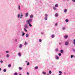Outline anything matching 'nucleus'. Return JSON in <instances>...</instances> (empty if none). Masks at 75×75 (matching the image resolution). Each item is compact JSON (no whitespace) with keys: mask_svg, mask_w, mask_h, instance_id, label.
Instances as JSON below:
<instances>
[{"mask_svg":"<svg viewBox=\"0 0 75 75\" xmlns=\"http://www.w3.org/2000/svg\"><path fill=\"white\" fill-rule=\"evenodd\" d=\"M57 24H58L57 23H56V24H55V25L56 26H57Z\"/></svg>","mask_w":75,"mask_h":75,"instance_id":"obj_46","label":"nucleus"},{"mask_svg":"<svg viewBox=\"0 0 75 75\" xmlns=\"http://www.w3.org/2000/svg\"><path fill=\"white\" fill-rule=\"evenodd\" d=\"M6 53H8V52H8V51H6Z\"/></svg>","mask_w":75,"mask_h":75,"instance_id":"obj_45","label":"nucleus"},{"mask_svg":"<svg viewBox=\"0 0 75 75\" xmlns=\"http://www.w3.org/2000/svg\"><path fill=\"white\" fill-rule=\"evenodd\" d=\"M55 37V36L54 35H52L51 36V37L52 38H54V37Z\"/></svg>","mask_w":75,"mask_h":75,"instance_id":"obj_23","label":"nucleus"},{"mask_svg":"<svg viewBox=\"0 0 75 75\" xmlns=\"http://www.w3.org/2000/svg\"><path fill=\"white\" fill-rule=\"evenodd\" d=\"M67 1H69V0H67Z\"/></svg>","mask_w":75,"mask_h":75,"instance_id":"obj_55","label":"nucleus"},{"mask_svg":"<svg viewBox=\"0 0 75 75\" xmlns=\"http://www.w3.org/2000/svg\"><path fill=\"white\" fill-rule=\"evenodd\" d=\"M38 67L37 66L35 67V69H38Z\"/></svg>","mask_w":75,"mask_h":75,"instance_id":"obj_25","label":"nucleus"},{"mask_svg":"<svg viewBox=\"0 0 75 75\" xmlns=\"http://www.w3.org/2000/svg\"><path fill=\"white\" fill-rule=\"evenodd\" d=\"M10 57V55L8 54H7L6 55V57L7 58H8Z\"/></svg>","mask_w":75,"mask_h":75,"instance_id":"obj_13","label":"nucleus"},{"mask_svg":"<svg viewBox=\"0 0 75 75\" xmlns=\"http://www.w3.org/2000/svg\"><path fill=\"white\" fill-rule=\"evenodd\" d=\"M30 17L31 18H33V15H31L30 16Z\"/></svg>","mask_w":75,"mask_h":75,"instance_id":"obj_11","label":"nucleus"},{"mask_svg":"<svg viewBox=\"0 0 75 75\" xmlns=\"http://www.w3.org/2000/svg\"><path fill=\"white\" fill-rule=\"evenodd\" d=\"M32 22V19L31 18H29L28 20H27L26 21V23L30 27H32V25L31 24V23Z\"/></svg>","mask_w":75,"mask_h":75,"instance_id":"obj_1","label":"nucleus"},{"mask_svg":"<svg viewBox=\"0 0 75 75\" xmlns=\"http://www.w3.org/2000/svg\"><path fill=\"white\" fill-rule=\"evenodd\" d=\"M30 65V63L29 62H28L27 63V65Z\"/></svg>","mask_w":75,"mask_h":75,"instance_id":"obj_35","label":"nucleus"},{"mask_svg":"<svg viewBox=\"0 0 75 75\" xmlns=\"http://www.w3.org/2000/svg\"><path fill=\"white\" fill-rule=\"evenodd\" d=\"M59 74H62V71H59Z\"/></svg>","mask_w":75,"mask_h":75,"instance_id":"obj_26","label":"nucleus"},{"mask_svg":"<svg viewBox=\"0 0 75 75\" xmlns=\"http://www.w3.org/2000/svg\"><path fill=\"white\" fill-rule=\"evenodd\" d=\"M64 1H65V0H63Z\"/></svg>","mask_w":75,"mask_h":75,"instance_id":"obj_53","label":"nucleus"},{"mask_svg":"<svg viewBox=\"0 0 75 75\" xmlns=\"http://www.w3.org/2000/svg\"><path fill=\"white\" fill-rule=\"evenodd\" d=\"M53 9L54 10H58V9L56 8L55 6L53 7Z\"/></svg>","mask_w":75,"mask_h":75,"instance_id":"obj_5","label":"nucleus"},{"mask_svg":"<svg viewBox=\"0 0 75 75\" xmlns=\"http://www.w3.org/2000/svg\"><path fill=\"white\" fill-rule=\"evenodd\" d=\"M25 62H28V61H25Z\"/></svg>","mask_w":75,"mask_h":75,"instance_id":"obj_50","label":"nucleus"},{"mask_svg":"<svg viewBox=\"0 0 75 75\" xmlns=\"http://www.w3.org/2000/svg\"><path fill=\"white\" fill-rule=\"evenodd\" d=\"M69 44V42H68V41L65 42V45H68Z\"/></svg>","mask_w":75,"mask_h":75,"instance_id":"obj_2","label":"nucleus"},{"mask_svg":"<svg viewBox=\"0 0 75 75\" xmlns=\"http://www.w3.org/2000/svg\"><path fill=\"white\" fill-rule=\"evenodd\" d=\"M0 57H1V56H0Z\"/></svg>","mask_w":75,"mask_h":75,"instance_id":"obj_57","label":"nucleus"},{"mask_svg":"<svg viewBox=\"0 0 75 75\" xmlns=\"http://www.w3.org/2000/svg\"><path fill=\"white\" fill-rule=\"evenodd\" d=\"M59 75H62L61 74H59Z\"/></svg>","mask_w":75,"mask_h":75,"instance_id":"obj_52","label":"nucleus"},{"mask_svg":"<svg viewBox=\"0 0 75 75\" xmlns=\"http://www.w3.org/2000/svg\"><path fill=\"white\" fill-rule=\"evenodd\" d=\"M18 8L19 10H20V5L18 6Z\"/></svg>","mask_w":75,"mask_h":75,"instance_id":"obj_33","label":"nucleus"},{"mask_svg":"<svg viewBox=\"0 0 75 75\" xmlns=\"http://www.w3.org/2000/svg\"><path fill=\"white\" fill-rule=\"evenodd\" d=\"M27 75H29V73L28 72H27Z\"/></svg>","mask_w":75,"mask_h":75,"instance_id":"obj_47","label":"nucleus"},{"mask_svg":"<svg viewBox=\"0 0 75 75\" xmlns=\"http://www.w3.org/2000/svg\"><path fill=\"white\" fill-rule=\"evenodd\" d=\"M27 42H25L24 43V45H27Z\"/></svg>","mask_w":75,"mask_h":75,"instance_id":"obj_34","label":"nucleus"},{"mask_svg":"<svg viewBox=\"0 0 75 75\" xmlns=\"http://www.w3.org/2000/svg\"><path fill=\"white\" fill-rule=\"evenodd\" d=\"M73 51L74 52H75V49H73Z\"/></svg>","mask_w":75,"mask_h":75,"instance_id":"obj_40","label":"nucleus"},{"mask_svg":"<svg viewBox=\"0 0 75 75\" xmlns=\"http://www.w3.org/2000/svg\"><path fill=\"white\" fill-rule=\"evenodd\" d=\"M28 36H29V35L28 33H27L26 35V37L27 38H28Z\"/></svg>","mask_w":75,"mask_h":75,"instance_id":"obj_9","label":"nucleus"},{"mask_svg":"<svg viewBox=\"0 0 75 75\" xmlns=\"http://www.w3.org/2000/svg\"><path fill=\"white\" fill-rule=\"evenodd\" d=\"M0 62H1V63H3V61L2 60H1L0 61Z\"/></svg>","mask_w":75,"mask_h":75,"instance_id":"obj_43","label":"nucleus"},{"mask_svg":"<svg viewBox=\"0 0 75 75\" xmlns=\"http://www.w3.org/2000/svg\"><path fill=\"white\" fill-rule=\"evenodd\" d=\"M72 1L73 2H75V0H72Z\"/></svg>","mask_w":75,"mask_h":75,"instance_id":"obj_44","label":"nucleus"},{"mask_svg":"<svg viewBox=\"0 0 75 75\" xmlns=\"http://www.w3.org/2000/svg\"><path fill=\"white\" fill-rule=\"evenodd\" d=\"M18 54L19 57H21V52L18 53Z\"/></svg>","mask_w":75,"mask_h":75,"instance_id":"obj_8","label":"nucleus"},{"mask_svg":"<svg viewBox=\"0 0 75 75\" xmlns=\"http://www.w3.org/2000/svg\"><path fill=\"white\" fill-rule=\"evenodd\" d=\"M17 39H15V41H16V42H17Z\"/></svg>","mask_w":75,"mask_h":75,"instance_id":"obj_48","label":"nucleus"},{"mask_svg":"<svg viewBox=\"0 0 75 75\" xmlns=\"http://www.w3.org/2000/svg\"><path fill=\"white\" fill-rule=\"evenodd\" d=\"M21 33H22V36H24L25 35V33L23 32H21Z\"/></svg>","mask_w":75,"mask_h":75,"instance_id":"obj_10","label":"nucleus"},{"mask_svg":"<svg viewBox=\"0 0 75 75\" xmlns=\"http://www.w3.org/2000/svg\"><path fill=\"white\" fill-rule=\"evenodd\" d=\"M41 34H42V35H43V34H44V33L43 32H41Z\"/></svg>","mask_w":75,"mask_h":75,"instance_id":"obj_41","label":"nucleus"},{"mask_svg":"<svg viewBox=\"0 0 75 75\" xmlns=\"http://www.w3.org/2000/svg\"><path fill=\"white\" fill-rule=\"evenodd\" d=\"M67 9H64V13H67Z\"/></svg>","mask_w":75,"mask_h":75,"instance_id":"obj_19","label":"nucleus"},{"mask_svg":"<svg viewBox=\"0 0 75 75\" xmlns=\"http://www.w3.org/2000/svg\"><path fill=\"white\" fill-rule=\"evenodd\" d=\"M45 17H48V15L47 14H46L45 15Z\"/></svg>","mask_w":75,"mask_h":75,"instance_id":"obj_30","label":"nucleus"},{"mask_svg":"<svg viewBox=\"0 0 75 75\" xmlns=\"http://www.w3.org/2000/svg\"><path fill=\"white\" fill-rule=\"evenodd\" d=\"M55 50L56 51H58V49H56Z\"/></svg>","mask_w":75,"mask_h":75,"instance_id":"obj_37","label":"nucleus"},{"mask_svg":"<svg viewBox=\"0 0 75 75\" xmlns=\"http://www.w3.org/2000/svg\"><path fill=\"white\" fill-rule=\"evenodd\" d=\"M65 21L66 23H68L69 21V20L68 19H66Z\"/></svg>","mask_w":75,"mask_h":75,"instance_id":"obj_22","label":"nucleus"},{"mask_svg":"<svg viewBox=\"0 0 75 75\" xmlns=\"http://www.w3.org/2000/svg\"><path fill=\"white\" fill-rule=\"evenodd\" d=\"M22 47H23V45L20 44L19 45V48H22Z\"/></svg>","mask_w":75,"mask_h":75,"instance_id":"obj_16","label":"nucleus"},{"mask_svg":"<svg viewBox=\"0 0 75 75\" xmlns=\"http://www.w3.org/2000/svg\"><path fill=\"white\" fill-rule=\"evenodd\" d=\"M39 42H41L42 41V40L41 39H39Z\"/></svg>","mask_w":75,"mask_h":75,"instance_id":"obj_36","label":"nucleus"},{"mask_svg":"<svg viewBox=\"0 0 75 75\" xmlns=\"http://www.w3.org/2000/svg\"><path fill=\"white\" fill-rule=\"evenodd\" d=\"M61 44V43H59V44Z\"/></svg>","mask_w":75,"mask_h":75,"instance_id":"obj_51","label":"nucleus"},{"mask_svg":"<svg viewBox=\"0 0 75 75\" xmlns=\"http://www.w3.org/2000/svg\"><path fill=\"white\" fill-rule=\"evenodd\" d=\"M58 55L59 56H61V53H59Z\"/></svg>","mask_w":75,"mask_h":75,"instance_id":"obj_39","label":"nucleus"},{"mask_svg":"<svg viewBox=\"0 0 75 75\" xmlns=\"http://www.w3.org/2000/svg\"><path fill=\"white\" fill-rule=\"evenodd\" d=\"M24 28H28V25H24Z\"/></svg>","mask_w":75,"mask_h":75,"instance_id":"obj_6","label":"nucleus"},{"mask_svg":"<svg viewBox=\"0 0 75 75\" xmlns=\"http://www.w3.org/2000/svg\"><path fill=\"white\" fill-rule=\"evenodd\" d=\"M44 19L45 20H47V19H48V18L47 17H45V18Z\"/></svg>","mask_w":75,"mask_h":75,"instance_id":"obj_31","label":"nucleus"},{"mask_svg":"<svg viewBox=\"0 0 75 75\" xmlns=\"http://www.w3.org/2000/svg\"><path fill=\"white\" fill-rule=\"evenodd\" d=\"M55 7H58V4H56L55 5Z\"/></svg>","mask_w":75,"mask_h":75,"instance_id":"obj_14","label":"nucleus"},{"mask_svg":"<svg viewBox=\"0 0 75 75\" xmlns=\"http://www.w3.org/2000/svg\"><path fill=\"white\" fill-rule=\"evenodd\" d=\"M3 71H4V72H6V69H4Z\"/></svg>","mask_w":75,"mask_h":75,"instance_id":"obj_32","label":"nucleus"},{"mask_svg":"<svg viewBox=\"0 0 75 75\" xmlns=\"http://www.w3.org/2000/svg\"><path fill=\"white\" fill-rule=\"evenodd\" d=\"M68 37V35H65L64 36V38L65 39H67Z\"/></svg>","mask_w":75,"mask_h":75,"instance_id":"obj_4","label":"nucleus"},{"mask_svg":"<svg viewBox=\"0 0 75 75\" xmlns=\"http://www.w3.org/2000/svg\"><path fill=\"white\" fill-rule=\"evenodd\" d=\"M49 73L50 74H52V72H51V71H49Z\"/></svg>","mask_w":75,"mask_h":75,"instance_id":"obj_29","label":"nucleus"},{"mask_svg":"<svg viewBox=\"0 0 75 75\" xmlns=\"http://www.w3.org/2000/svg\"><path fill=\"white\" fill-rule=\"evenodd\" d=\"M71 57L72 58H73V55H71Z\"/></svg>","mask_w":75,"mask_h":75,"instance_id":"obj_42","label":"nucleus"},{"mask_svg":"<svg viewBox=\"0 0 75 75\" xmlns=\"http://www.w3.org/2000/svg\"><path fill=\"white\" fill-rule=\"evenodd\" d=\"M28 13H26V14H25L26 17H28Z\"/></svg>","mask_w":75,"mask_h":75,"instance_id":"obj_15","label":"nucleus"},{"mask_svg":"<svg viewBox=\"0 0 75 75\" xmlns=\"http://www.w3.org/2000/svg\"><path fill=\"white\" fill-rule=\"evenodd\" d=\"M49 74H47V75H49Z\"/></svg>","mask_w":75,"mask_h":75,"instance_id":"obj_54","label":"nucleus"},{"mask_svg":"<svg viewBox=\"0 0 75 75\" xmlns=\"http://www.w3.org/2000/svg\"><path fill=\"white\" fill-rule=\"evenodd\" d=\"M55 58L56 59H57V60L59 59V58L58 57V56L57 55H55Z\"/></svg>","mask_w":75,"mask_h":75,"instance_id":"obj_3","label":"nucleus"},{"mask_svg":"<svg viewBox=\"0 0 75 75\" xmlns=\"http://www.w3.org/2000/svg\"><path fill=\"white\" fill-rule=\"evenodd\" d=\"M42 73V74H43V75H45L46 74V72L44 71H43Z\"/></svg>","mask_w":75,"mask_h":75,"instance_id":"obj_21","label":"nucleus"},{"mask_svg":"<svg viewBox=\"0 0 75 75\" xmlns=\"http://www.w3.org/2000/svg\"><path fill=\"white\" fill-rule=\"evenodd\" d=\"M1 68H0V71H1Z\"/></svg>","mask_w":75,"mask_h":75,"instance_id":"obj_49","label":"nucleus"},{"mask_svg":"<svg viewBox=\"0 0 75 75\" xmlns=\"http://www.w3.org/2000/svg\"><path fill=\"white\" fill-rule=\"evenodd\" d=\"M19 69L20 70H21L22 69V68L21 67H19Z\"/></svg>","mask_w":75,"mask_h":75,"instance_id":"obj_38","label":"nucleus"},{"mask_svg":"<svg viewBox=\"0 0 75 75\" xmlns=\"http://www.w3.org/2000/svg\"><path fill=\"white\" fill-rule=\"evenodd\" d=\"M62 29L63 30H65V29H66V28L65 27H63L62 28Z\"/></svg>","mask_w":75,"mask_h":75,"instance_id":"obj_17","label":"nucleus"},{"mask_svg":"<svg viewBox=\"0 0 75 75\" xmlns=\"http://www.w3.org/2000/svg\"><path fill=\"white\" fill-rule=\"evenodd\" d=\"M19 75H21V74H19Z\"/></svg>","mask_w":75,"mask_h":75,"instance_id":"obj_56","label":"nucleus"},{"mask_svg":"<svg viewBox=\"0 0 75 75\" xmlns=\"http://www.w3.org/2000/svg\"><path fill=\"white\" fill-rule=\"evenodd\" d=\"M18 75V74H17V72H15L14 74V75Z\"/></svg>","mask_w":75,"mask_h":75,"instance_id":"obj_28","label":"nucleus"},{"mask_svg":"<svg viewBox=\"0 0 75 75\" xmlns=\"http://www.w3.org/2000/svg\"><path fill=\"white\" fill-rule=\"evenodd\" d=\"M17 18H20V14H18V15Z\"/></svg>","mask_w":75,"mask_h":75,"instance_id":"obj_20","label":"nucleus"},{"mask_svg":"<svg viewBox=\"0 0 75 75\" xmlns=\"http://www.w3.org/2000/svg\"><path fill=\"white\" fill-rule=\"evenodd\" d=\"M27 28H24V30L25 32H27V30L26 29Z\"/></svg>","mask_w":75,"mask_h":75,"instance_id":"obj_12","label":"nucleus"},{"mask_svg":"<svg viewBox=\"0 0 75 75\" xmlns=\"http://www.w3.org/2000/svg\"><path fill=\"white\" fill-rule=\"evenodd\" d=\"M54 16L56 17H58V13H56L55 14Z\"/></svg>","mask_w":75,"mask_h":75,"instance_id":"obj_7","label":"nucleus"},{"mask_svg":"<svg viewBox=\"0 0 75 75\" xmlns=\"http://www.w3.org/2000/svg\"><path fill=\"white\" fill-rule=\"evenodd\" d=\"M63 52H64V51L63 50H61L60 52H61V53H62V54Z\"/></svg>","mask_w":75,"mask_h":75,"instance_id":"obj_24","label":"nucleus"},{"mask_svg":"<svg viewBox=\"0 0 75 75\" xmlns=\"http://www.w3.org/2000/svg\"><path fill=\"white\" fill-rule=\"evenodd\" d=\"M23 15L21 14V17H20V18H23Z\"/></svg>","mask_w":75,"mask_h":75,"instance_id":"obj_18","label":"nucleus"},{"mask_svg":"<svg viewBox=\"0 0 75 75\" xmlns=\"http://www.w3.org/2000/svg\"><path fill=\"white\" fill-rule=\"evenodd\" d=\"M11 67V64H9L8 65V67H9V68H10Z\"/></svg>","mask_w":75,"mask_h":75,"instance_id":"obj_27","label":"nucleus"}]
</instances>
